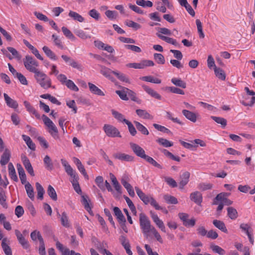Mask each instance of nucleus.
I'll return each mask as SVG.
<instances>
[{
	"mask_svg": "<svg viewBox=\"0 0 255 255\" xmlns=\"http://www.w3.org/2000/svg\"><path fill=\"white\" fill-rule=\"evenodd\" d=\"M135 190L140 199L145 205L150 204L152 206L154 207L156 210H159L162 209V207L158 204L156 200L151 195H146L137 187H135Z\"/></svg>",
	"mask_w": 255,
	"mask_h": 255,
	"instance_id": "nucleus-1",
	"label": "nucleus"
},
{
	"mask_svg": "<svg viewBox=\"0 0 255 255\" xmlns=\"http://www.w3.org/2000/svg\"><path fill=\"white\" fill-rule=\"evenodd\" d=\"M139 225L143 234L147 239L149 237V233L154 227L151 226L147 216L142 213L139 214Z\"/></svg>",
	"mask_w": 255,
	"mask_h": 255,
	"instance_id": "nucleus-2",
	"label": "nucleus"
},
{
	"mask_svg": "<svg viewBox=\"0 0 255 255\" xmlns=\"http://www.w3.org/2000/svg\"><path fill=\"white\" fill-rule=\"evenodd\" d=\"M34 77L36 79L37 82L43 88L47 89L51 87V79L43 72L38 70L34 73Z\"/></svg>",
	"mask_w": 255,
	"mask_h": 255,
	"instance_id": "nucleus-3",
	"label": "nucleus"
},
{
	"mask_svg": "<svg viewBox=\"0 0 255 255\" xmlns=\"http://www.w3.org/2000/svg\"><path fill=\"white\" fill-rule=\"evenodd\" d=\"M23 61L25 67L29 71L35 73L38 71L36 68L38 66V62L32 56L26 55Z\"/></svg>",
	"mask_w": 255,
	"mask_h": 255,
	"instance_id": "nucleus-4",
	"label": "nucleus"
},
{
	"mask_svg": "<svg viewBox=\"0 0 255 255\" xmlns=\"http://www.w3.org/2000/svg\"><path fill=\"white\" fill-rule=\"evenodd\" d=\"M103 128L106 135L109 137H121L119 130L112 125H105Z\"/></svg>",
	"mask_w": 255,
	"mask_h": 255,
	"instance_id": "nucleus-5",
	"label": "nucleus"
},
{
	"mask_svg": "<svg viewBox=\"0 0 255 255\" xmlns=\"http://www.w3.org/2000/svg\"><path fill=\"white\" fill-rule=\"evenodd\" d=\"M129 180V179L128 176L127 175H124L121 179V183L127 189L129 196L131 197H134L135 196V193L132 186L128 183Z\"/></svg>",
	"mask_w": 255,
	"mask_h": 255,
	"instance_id": "nucleus-6",
	"label": "nucleus"
},
{
	"mask_svg": "<svg viewBox=\"0 0 255 255\" xmlns=\"http://www.w3.org/2000/svg\"><path fill=\"white\" fill-rule=\"evenodd\" d=\"M154 62L151 60H144L141 61L140 63H130V67L135 69H143L147 66H154Z\"/></svg>",
	"mask_w": 255,
	"mask_h": 255,
	"instance_id": "nucleus-7",
	"label": "nucleus"
},
{
	"mask_svg": "<svg viewBox=\"0 0 255 255\" xmlns=\"http://www.w3.org/2000/svg\"><path fill=\"white\" fill-rule=\"evenodd\" d=\"M130 146L131 148L132 149L133 152L138 157H140L142 158H144L146 157V155L145 154V151L144 149L139 146L138 144H136L134 143H130Z\"/></svg>",
	"mask_w": 255,
	"mask_h": 255,
	"instance_id": "nucleus-8",
	"label": "nucleus"
},
{
	"mask_svg": "<svg viewBox=\"0 0 255 255\" xmlns=\"http://www.w3.org/2000/svg\"><path fill=\"white\" fill-rule=\"evenodd\" d=\"M15 234L18 241L19 243L22 246L23 248L27 249L29 248V244L28 242L25 239L19 231L18 230H15Z\"/></svg>",
	"mask_w": 255,
	"mask_h": 255,
	"instance_id": "nucleus-9",
	"label": "nucleus"
},
{
	"mask_svg": "<svg viewBox=\"0 0 255 255\" xmlns=\"http://www.w3.org/2000/svg\"><path fill=\"white\" fill-rule=\"evenodd\" d=\"M190 173L188 171L184 172L180 176L179 188L183 189L184 187L188 183L190 177Z\"/></svg>",
	"mask_w": 255,
	"mask_h": 255,
	"instance_id": "nucleus-10",
	"label": "nucleus"
},
{
	"mask_svg": "<svg viewBox=\"0 0 255 255\" xmlns=\"http://www.w3.org/2000/svg\"><path fill=\"white\" fill-rule=\"evenodd\" d=\"M113 157L116 159L126 161H131L134 158V157L131 155L121 152L114 153Z\"/></svg>",
	"mask_w": 255,
	"mask_h": 255,
	"instance_id": "nucleus-11",
	"label": "nucleus"
},
{
	"mask_svg": "<svg viewBox=\"0 0 255 255\" xmlns=\"http://www.w3.org/2000/svg\"><path fill=\"white\" fill-rule=\"evenodd\" d=\"M3 97L7 106L14 109H16L18 107L17 102L11 99L7 94L4 93Z\"/></svg>",
	"mask_w": 255,
	"mask_h": 255,
	"instance_id": "nucleus-12",
	"label": "nucleus"
},
{
	"mask_svg": "<svg viewBox=\"0 0 255 255\" xmlns=\"http://www.w3.org/2000/svg\"><path fill=\"white\" fill-rule=\"evenodd\" d=\"M23 42L24 44L29 49L31 50L32 53L36 56V57L40 60H43V57L40 55V54L39 53L37 49L35 48L33 46H32L31 44H30L28 41H27L25 39H23Z\"/></svg>",
	"mask_w": 255,
	"mask_h": 255,
	"instance_id": "nucleus-13",
	"label": "nucleus"
},
{
	"mask_svg": "<svg viewBox=\"0 0 255 255\" xmlns=\"http://www.w3.org/2000/svg\"><path fill=\"white\" fill-rule=\"evenodd\" d=\"M190 199L197 204L200 205L202 202V194L198 192L195 191L190 194Z\"/></svg>",
	"mask_w": 255,
	"mask_h": 255,
	"instance_id": "nucleus-14",
	"label": "nucleus"
},
{
	"mask_svg": "<svg viewBox=\"0 0 255 255\" xmlns=\"http://www.w3.org/2000/svg\"><path fill=\"white\" fill-rule=\"evenodd\" d=\"M22 159H23V164L24 165V166L25 168L26 169L27 171L32 176H34V171H33V167H32V165H31V163L30 162L29 160L25 156H24V157Z\"/></svg>",
	"mask_w": 255,
	"mask_h": 255,
	"instance_id": "nucleus-15",
	"label": "nucleus"
},
{
	"mask_svg": "<svg viewBox=\"0 0 255 255\" xmlns=\"http://www.w3.org/2000/svg\"><path fill=\"white\" fill-rule=\"evenodd\" d=\"M10 157V151L7 148H5L3 153L1 156L0 163L1 165H5L6 164H7L9 160Z\"/></svg>",
	"mask_w": 255,
	"mask_h": 255,
	"instance_id": "nucleus-16",
	"label": "nucleus"
},
{
	"mask_svg": "<svg viewBox=\"0 0 255 255\" xmlns=\"http://www.w3.org/2000/svg\"><path fill=\"white\" fill-rule=\"evenodd\" d=\"M100 67L101 68L100 73L105 77L112 80V77L111 76V74H113V72L115 71H112L110 69L103 65H100Z\"/></svg>",
	"mask_w": 255,
	"mask_h": 255,
	"instance_id": "nucleus-17",
	"label": "nucleus"
},
{
	"mask_svg": "<svg viewBox=\"0 0 255 255\" xmlns=\"http://www.w3.org/2000/svg\"><path fill=\"white\" fill-rule=\"evenodd\" d=\"M183 114L187 119L193 123L200 119V116L198 113H183Z\"/></svg>",
	"mask_w": 255,
	"mask_h": 255,
	"instance_id": "nucleus-18",
	"label": "nucleus"
},
{
	"mask_svg": "<svg viewBox=\"0 0 255 255\" xmlns=\"http://www.w3.org/2000/svg\"><path fill=\"white\" fill-rule=\"evenodd\" d=\"M213 225L218 229L224 233H227L228 230L226 227L225 223L220 220H214L213 221Z\"/></svg>",
	"mask_w": 255,
	"mask_h": 255,
	"instance_id": "nucleus-19",
	"label": "nucleus"
},
{
	"mask_svg": "<svg viewBox=\"0 0 255 255\" xmlns=\"http://www.w3.org/2000/svg\"><path fill=\"white\" fill-rule=\"evenodd\" d=\"M110 175L111 179L112 180L113 184L116 190L117 191L118 193L119 194V195H118L119 196L122 193L121 186L120 185V184L118 182V180H117V178H116V177L115 176V175L113 174L110 173Z\"/></svg>",
	"mask_w": 255,
	"mask_h": 255,
	"instance_id": "nucleus-20",
	"label": "nucleus"
},
{
	"mask_svg": "<svg viewBox=\"0 0 255 255\" xmlns=\"http://www.w3.org/2000/svg\"><path fill=\"white\" fill-rule=\"evenodd\" d=\"M8 169L9 175L11 179L13 181L17 182L18 181V178L15 172V168L12 163L10 162L8 163Z\"/></svg>",
	"mask_w": 255,
	"mask_h": 255,
	"instance_id": "nucleus-21",
	"label": "nucleus"
},
{
	"mask_svg": "<svg viewBox=\"0 0 255 255\" xmlns=\"http://www.w3.org/2000/svg\"><path fill=\"white\" fill-rule=\"evenodd\" d=\"M17 170L21 183L24 184L26 183V176L24 170L20 164H17Z\"/></svg>",
	"mask_w": 255,
	"mask_h": 255,
	"instance_id": "nucleus-22",
	"label": "nucleus"
},
{
	"mask_svg": "<svg viewBox=\"0 0 255 255\" xmlns=\"http://www.w3.org/2000/svg\"><path fill=\"white\" fill-rule=\"evenodd\" d=\"M142 87L144 91H146V93H147L152 97H154L159 100L161 99V96H160V95L158 94L156 91H154L153 89L149 88V87L146 85H143Z\"/></svg>",
	"mask_w": 255,
	"mask_h": 255,
	"instance_id": "nucleus-23",
	"label": "nucleus"
},
{
	"mask_svg": "<svg viewBox=\"0 0 255 255\" xmlns=\"http://www.w3.org/2000/svg\"><path fill=\"white\" fill-rule=\"evenodd\" d=\"M89 87L90 91L94 94H96L99 96H104V93L96 85L94 84L89 83Z\"/></svg>",
	"mask_w": 255,
	"mask_h": 255,
	"instance_id": "nucleus-24",
	"label": "nucleus"
},
{
	"mask_svg": "<svg viewBox=\"0 0 255 255\" xmlns=\"http://www.w3.org/2000/svg\"><path fill=\"white\" fill-rule=\"evenodd\" d=\"M25 188L29 198H30L31 200L33 201L34 199V190L31 185L29 182H27L25 185Z\"/></svg>",
	"mask_w": 255,
	"mask_h": 255,
	"instance_id": "nucleus-25",
	"label": "nucleus"
},
{
	"mask_svg": "<svg viewBox=\"0 0 255 255\" xmlns=\"http://www.w3.org/2000/svg\"><path fill=\"white\" fill-rule=\"evenodd\" d=\"M6 238H3L1 242V247L6 255H12L10 247L6 244Z\"/></svg>",
	"mask_w": 255,
	"mask_h": 255,
	"instance_id": "nucleus-26",
	"label": "nucleus"
},
{
	"mask_svg": "<svg viewBox=\"0 0 255 255\" xmlns=\"http://www.w3.org/2000/svg\"><path fill=\"white\" fill-rule=\"evenodd\" d=\"M157 35L159 38H160L162 40H164L168 43L172 44L175 46H178L179 45L178 43L177 42V41L172 38L163 36V35H162L161 34H158V33H157Z\"/></svg>",
	"mask_w": 255,
	"mask_h": 255,
	"instance_id": "nucleus-27",
	"label": "nucleus"
},
{
	"mask_svg": "<svg viewBox=\"0 0 255 255\" xmlns=\"http://www.w3.org/2000/svg\"><path fill=\"white\" fill-rule=\"evenodd\" d=\"M61 162L63 166H64L65 170L67 173L70 176H72L73 173H75V172L68 162L64 159H61Z\"/></svg>",
	"mask_w": 255,
	"mask_h": 255,
	"instance_id": "nucleus-28",
	"label": "nucleus"
},
{
	"mask_svg": "<svg viewBox=\"0 0 255 255\" xmlns=\"http://www.w3.org/2000/svg\"><path fill=\"white\" fill-rule=\"evenodd\" d=\"M114 214L115 216L117 217L118 222H123V220L126 221V218L122 213L121 210L120 209L119 207H115L113 209Z\"/></svg>",
	"mask_w": 255,
	"mask_h": 255,
	"instance_id": "nucleus-29",
	"label": "nucleus"
},
{
	"mask_svg": "<svg viewBox=\"0 0 255 255\" xmlns=\"http://www.w3.org/2000/svg\"><path fill=\"white\" fill-rule=\"evenodd\" d=\"M68 15L74 20H77L79 22H82L84 21V17L76 12L70 10L69 12Z\"/></svg>",
	"mask_w": 255,
	"mask_h": 255,
	"instance_id": "nucleus-30",
	"label": "nucleus"
},
{
	"mask_svg": "<svg viewBox=\"0 0 255 255\" xmlns=\"http://www.w3.org/2000/svg\"><path fill=\"white\" fill-rule=\"evenodd\" d=\"M229 194V193H221L218 194L214 199L213 204L217 205V201H220L223 203L227 196H228Z\"/></svg>",
	"mask_w": 255,
	"mask_h": 255,
	"instance_id": "nucleus-31",
	"label": "nucleus"
},
{
	"mask_svg": "<svg viewBox=\"0 0 255 255\" xmlns=\"http://www.w3.org/2000/svg\"><path fill=\"white\" fill-rule=\"evenodd\" d=\"M228 215L232 220H235L238 217V212L236 209L232 207H229L227 208Z\"/></svg>",
	"mask_w": 255,
	"mask_h": 255,
	"instance_id": "nucleus-32",
	"label": "nucleus"
},
{
	"mask_svg": "<svg viewBox=\"0 0 255 255\" xmlns=\"http://www.w3.org/2000/svg\"><path fill=\"white\" fill-rule=\"evenodd\" d=\"M44 164L45 168L48 170H52L53 169L52 161L48 155H46L43 159Z\"/></svg>",
	"mask_w": 255,
	"mask_h": 255,
	"instance_id": "nucleus-33",
	"label": "nucleus"
},
{
	"mask_svg": "<svg viewBox=\"0 0 255 255\" xmlns=\"http://www.w3.org/2000/svg\"><path fill=\"white\" fill-rule=\"evenodd\" d=\"M43 51L51 59L56 60H57V57L55 55V53L51 50L47 46H44L42 48Z\"/></svg>",
	"mask_w": 255,
	"mask_h": 255,
	"instance_id": "nucleus-34",
	"label": "nucleus"
},
{
	"mask_svg": "<svg viewBox=\"0 0 255 255\" xmlns=\"http://www.w3.org/2000/svg\"><path fill=\"white\" fill-rule=\"evenodd\" d=\"M56 248L61 252L62 255H69L70 250L67 248H65L63 245L59 241H57L56 244Z\"/></svg>",
	"mask_w": 255,
	"mask_h": 255,
	"instance_id": "nucleus-35",
	"label": "nucleus"
},
{
	"mask_svg": "<svg viewBox=\"0 0 255 255\" xmlns=\"http://www.w3.org/2000/svg\"><path fill=\"white\" fill-rule=\"evenodd\" d=\"M134 124L137 129V130L140 131L142 134L144 135H148L149 134L148 130L147 129L140 123L134 121Z\"/></svg>",
	"mask_w": 255,
	"mask_h": 255,
	"instance_id": "nucleus-36",
	"label": "nucleus"
},
{
	"mask_svg": "<svg viewBox=\"0 0 255 255\" xmlns=\"http://www.w3.org/2000/svg\"><path fill=\"white\" fill-rule=\"evenodd\" d=\"M47 194L53 201L57 200L56 192L54 188L50 185L48 186Z\"/></svg>",
	"mask_w": 255,
	"mask_h": 255,
	"instance_id": "nucleus-37",
	"label": "nucleus"
},
{
	"mask_svg": "<svg viewBox=\"0 0 255 255\" xmlns=\"http://www.w3.org/2000/svg\"><path fill=\"white\" fill-rule=\"evenodd\" d=\"M35 186L37 191V198L42 200L43 199V194L45 192L43 187L38 182L35 183Z\"/></svg>",
	"mask_w": 255,
	"mask_h": 255,
	"instance_id": "nucleus-38",
	"label": "nucleus"
},
{
	"mask_svg": "<svg viewBox=\"0 0 255 255\" xmlns=\"http://www.w3.org/2000/svg\"><path fill=\"white\" fill-rule=\"evenodd\" d=\"M171 82L176 86H178L184 89L186 87V83L181 79L173 78L171 79Z\"/></svg>",
	"mask_w": 255,
	"mask_h": 255,
	"instance_id": "nucleus-39",
	"label": "nucleus"
},
{
	"mask_svg": "<svg viewBox=\"0 0 255 255\" xmlns=\"http://www.w3.org/2000/svg\"><path fill=\"white\" fill-rule=\"evenodd\" d=\"M141 79L146 82H148L152 83L160 84L161 82L160 79L156 78H154L151 76H144L141 78Z\"/></svg>",
	"mask_w": 255,
	"mask_h": 255,
	"instance_id": "nucleus-40",
	"label": "nucleus"
},
{
	"mask_svg": "<svg viewBox=\"0 0 255 255\" xmlns=\"http://www.w3.org/2000/svg\"><path fill=\"white\" fill-rule=\"evenodd\" d=\"M215 74L216 76L220 79L222 80H225L226 79V75L224 71L220 68L215 67L214 69Z\"/></svg>",
	"mask_w": 255,
	"mask_h": 255,
	"instance_id": "nucleus-41",
	"label": "nucleus"
},
{
	"mask_svg": "<svg viewBox=\"0 0 255 255\" xmlns=\"http://www.w3.org/2000/svg\"><path fill=\"white\" fill-rule=\"evenodd\" d=\"M163 199L168 204H176L178 203L177 199L174 196L169 195H165Z\"/></svg>",
	"mask_w": 255,
	"mask_h": 255,
	"instance_id": "nucleus-42",
	"label": "nucleus"
},
{
	"mask_svg": "<svg viewBox=\"0 0 255 255\" xmlns=\"http://www.w3.org/2000/svg\"><path fill=\"white\" fill-rule=\"evenodd\" d=\"M60 221H61V224L64 227H69L70 224H69V222L68 216H67V214L66 213V212H63L62 213V215H61V218H60Z\"/></svg>",
	"mask_w": 255,
	"mask_h": 255,
	"instance_id": "nucleus-43",
	"label": "nucleus"
},
{
	"mask_svg": "<svg viewBox=\"0 0 255 255\" xmlns=\"http://www.w3.org/2000/svg\"><path fill=\"white\" fill-rule=\"evenodd\" d=\"M126 88H123L121 90H117L116 93L119 96L121 99L123 100H128V91L125 90Z\"/></svg>",
	"mask_w": 255,
	"mask_h": 255,
	"instance_id": "nucleus-44",
	"label": "nucleus"
},
{
	"mask_svg": "<svg viewBox=\"0 0 255 255\" xmlns=\"http://www.w3.org/2000/svg\"><path fill=\"white\" fill-rule=\"evenodd\" d=\"M210 248L212 250V251L214 252L217 253L220 255H223L225 254V251L224 249L215 244H211L210 245Z\"/></svg>",
	"mask_w": 255,
	"mask_h": 255,
	"instance_id": "nucleus-45",
	"label": "nucleus"
},
{
	"mask_svg": "<svg viewBox=\"0 0 255 255\" xmlns=\"http://www.w3.org/2000/svg\"><path fill=\"white\" fill-rule=\"evenodd\" d=\"M147 162L151 164L153 166L162 169V166L158 163L154 159H153L151 157L149 156L148 155L146 156V157L144 158Z\"/></svg>",
	"mask_w": 255,
	"mask_h": 255,
	"instance_id": "nucleus-46",
	"label": "nucleus"
},
{
	"mask_svg": "<svg viewBox=\"0 0 255 255\" xmlns=\"http://www.w3.org/2000/svg\"><path fill=\"white\" fill-rule=\"evenodd\" d=\"M211 118L217 124H220L223 127H225L227 125V120L224 118L212 116Z\"/></svg>",
	"mask_w": 255,
	"mask_h": 255,
	"instance_id": "nucleus-47",
	"label": "nucleus"
},
{
	"mask_svg": "<svg viewBox=\"0 0 255 255\" xmlns=\"http://www.w3.org/2000/svg\"><path fill=\"white\" fill-rule=\"evenodd\" d=\"M30 237L31 239L34 241H35L37 239L39 241V243H40L41 239L42 241H43L42 237L41 236L40 232L39 231H37L36 230L34 231L31 233Z\"/></svg>",
	"mask_w": 255,
	"mask_h": 255,
	"instance_id": "nucleus-48",
	"label": "nucleus"
},
{
	"mask_svg": "<svg viewBox=\"0 0 255 255\" xmlns=\"http://www.w3.org/2000/svg\"><path fill=\"white\" fill-rule=\"evenodd\" d=\"M154 59L158 64H164L165 63V59L162 54L160 53L154 54Z\"/></svg>",
	"mask_w": 255,
	"mask_h": 255,
	"instance_id": "nucleus-49",
	"label": "nucleus"
},
{
	"mask_svg": "<svg viewBox=\"0 0 255 255\" xmlns=\"http://www.w3.org/2000/svg\"><path fill=\"white\" fill-rule=\"evenodd\" d=\"M104 179L102 176H99L95 179V182L97 186L102 190L105 191V188L104 185Z\"/></svg>",
	"mask_w": 255,
	"mask_h": 255,
	"instance_id": "nucleus-50",
	"label": "nucleus"
},
{
	"mask_svg": "<svg viewBox=\"0 0 255 255\" xmlns=\"http://www.w3.org/2000/svg\"><path fill=\"white\" fill-rule=\"evenodd\" d=\"M157 141L165 147H170L173 145V143L166 139L160 138L157 140Z\"/></svg>",
	"mask_w": 255,
	"mask_h": 255,
	"instance_id": "nucleus-51",
	"label": "nucleus"
},
{
	"mask_svg": "<svg viewBox=\"0 0 255 255\" xmlns=\"http://www.w3.org/2000/svg\"><path fill=\"white\" fill-rule=\"evenodd\" d=\"M48 127L50 128L49 132L51 134V135L54 138H55L56 136L57 137L58 129L53 123L48 126Z\"/></svg>",
	"mask_w": 255,
	"mask_h": 255,
	"instance_id": "nucleus-52",
	"label": "nucleus"
},
{
	"mask_svg": "<svg viewBox=\"0 0 255 255\" xmlns=\"http://www.w3.org/2000/svg\"><path fill=\"white\" fill-rule=\"evenodd\" d=\"M75 33L77 36L83 39L90 38L91 36L86 34V33L81 29H78L75 31Z\"/></svg>",
	"mask_w": 255,
	"mask_h": 255,
	"instance_id": "nucleus-53",
	"label": "nucleus"
},
{
	"mask_svg": "<svg viewBox=\"0 0 255 255\" xmlns=\"http://www.w3.org/2000/svg\"><path fill=\"white\" fill-rule=\"evenodd\" d=\"M196 24L197 27L198 32L199 34V37L201 38H203L205 36V35L203 33L202 29V25L201 21L199 19L196 20Z\"/></svg>",
	"mask_w": 255,
	"mask_h": 255,
	"instance_id": "nucleus-54",
	"label": "nucleus"
},
{
	"mask_svg": "<svg viewBox=\"0 0 255 255\" xmlns=\"http://www.w3.org/2000/svg\"><path fill=\"white\" fill-rule=\"evenodd\" d=\"M153 126L154 128L158 130L167 133H172L171 131L168 129L167 128H165L164 126L158 125L157 124H154Z\"/></svg>",
	"mask_w": 255,
	"mask_h": 255,
	"instance_id": "nucleus-55",
	"label": "nucleus"
},
{
	"mask_svg": "<svg viewBox=\"0 0 255 255\" xmlns=\"http://www.w3.org/2000/svg\"><path fill=\"white\" fill-rule=\"evenodd\" d=\"M65 85L69 89L71 90L76 92L79 90L78 87L71 80H68V81H66Z\"/></svg>",
	"mask_w": 255,
	"mask_h": 255,
	"instance_id": "nucleus-56",
	"label": "nucleus"
},
{
	"mask_svg": "<svg viewBox=\"0 0 255 255\" xmlns=\"http://www.w3.org/2000/svg\"><path fill=\"white\" fill-rule=\"evenodd\" d=\"M113 74L116 75L120 80L125 82H129L128 79L125 74L121 73L118 71L113 72Z\"/></svg>",
	"mask_w": 255,
	"mask_h": 255,
	"instance_id": "nucleus-57",
	"label": "nucleus"
},
{
	"mask_svg": "<svg viewBox=\"0 0 255 255\" xmlns=\"http://www.w3.org/2000/svg\"><path fill=\"white\" fill-rule=\"evenodd\" d=\"M62 31L65 36L69 39H73L75 38L73 33L66 27H62Z\"/></svg>",
	"mask_w": 255,
	"mask_h": 255,
	"instance_id": "nucleus-58",
	"label": "nucleus"
},
{
	"mask_svg": "<svg viewBox=\"0 0 255 255\" xmlns=\"http://www.w3.org/2000/svg\"><path fill=\"white\" fill-rule=\"evenodd\" d=\"M90 200H88V197L87 195L82 196L81 202L83 205L84 206L85 209H89L90 210V206L89 203Z\"/></svg>",
	"mask_w": 255,
	"mask_h": 255,
	"instance_id": "nucleus-59",
	"label": "nucleus"
},
{
	"mask_svg": "<svg viewBox=\"0 0 255 255\" xmlns=\"http://www.w3.org/2000/svg\"><path fill=\"white\" fill-rule=\"evenodd\" d=\"M213 185L210 183H200L198 185L199 189L202 191H205L208 189H210L212 188Z\"/></svg>",
	"mask_w": 255,
	"mask_h": 255,
	"instance_id": "nucleus-60",
	"label": "nucleus"
},
{
	"mask_svg": "<svg viewBox=\"0 0 255 255\" xmlns=\"http://www.w3.org/2000/svg\"><path fill=\"white\" fill-rule=\"evenodd\" d=\"M126 124L128 125V130L131 135L134 136L137 132L134 127L133 126L131 123L129 121H127Z\"/></svg>",
	"mask_w": 255,
	"mask_h": 255,
	"instance_id": "nucleus-61",
	"label": "nucleus"
},
{
	"mask_svg": "<svg viewBox=\"0 0 255 255\" xmlns=\"http://www.w3.org/2000/svg\"><path fill=\"white\" fill-rule=\"evenodd\" d=\"M167 89L173 93L181 95L184 94V92L182 90L175 87H168L167 88Z\"/></svg>",
	"mask_w": 255,
	"mask_h": 255,
	"instance_id": "nucleus-62",
	"label": "nucleus"
},
{
	"mask_svg": "<svg viewBox=\"0 0 255 255\" xmlns=\"http://www.w3.org/2000/svg\"><path fill=\"white\" fill-rule=\"evenodd\" d=\"M105 14L110 19H116L118 12L115 10L112 11L108 10L105 12Z\"/></svg>",
	"mask_w": 255,
	"mask_h": 255,
	"instance_id": "nucleus-63",
	"label": "nucleus"
},
{
	"mask_svg": "<svg viewBox=\"0 0 255 255\" xmlns=\"http://www.w3.org/2000/svg\"><path fill=\"white\" fill-rule=\"evenodd\" d=\"M196 223V219L194 218L191 219H188L183 224L186 227H192L195 226Z\"/></svg>",
	"mask_w": 255,
	"mask_h": 255,
	"instance_id": "nucleus-64",
	"label": "nucleus"
}]
</instances>
